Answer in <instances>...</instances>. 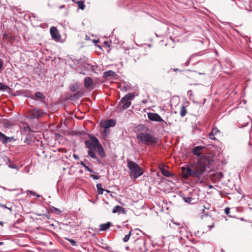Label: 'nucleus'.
<instances>
[{
	"instance_id": "nucleus-2",
	"label": "nucleus",
	"mask_w": 252,
	"mask_h": 252,
	"mask_svg": "<svg viewBox=\"0 0 252 252\" xmlns=\"http://www.w3.org/2000/svg\"><path fill=\"white\" fill-rule=\"evenodd\" d=\"M90 140H87L85 141V145L89 150L88 151V155L92 158L96 159L99 161L98 158L96 156L95 154L93 151V149H95L97 150L98 154L101 157H104L105 153L104 149L99 143L98 140L94 136H90Z\"/></svg>"
},
{
	"instance_id": "nucleus-41",
	"label": "nucleus",
	"mask_w": 252,
	"mask_h": 252,
	"mask_svg": "<svg viewBox=\"0 0 252 252\" xmlns=\"http://www.w3.org/2000/svg\"><path fill=\"white\" fill-rule=\"evenodd\" d=\"M214 227V224L213 223L211 225H208V228H209V230H211Z\"/></svg>"
},
{
	"instance_id": "nucleus-20",
	"label": "nucleus",
	"mask_w": 252,
	"mask_h": 252,
	"mask_svg": "<svg viewBox=\"0 0 252 252\" xmlns=\"http://www.w3.org/2000/svg\"><path fill=\"white\" fill-rule=\"evenodd\" d=\"M181 116L184 117L187 114V109L184 106H182L180 109V112Z\"/></svg>"
},
{
	"instance_id": "nucleus-33",
	"label": "nucleus",
	"mask_w": 252,
	"mask_h": 252,
	"mask_svg": "<svg viewBox=\"0 0 252 252\" xmlns=\"http://www.w3.org/2000/svg\"><path fill=\"white\" fill-rule=\"evenodd\" d=\"M194 55H192L190 56V57L186 61V63H185V66H187L189 65V63H190V60L192 58V57L194 56Z\"/></svg>"
},
{
	"instance_id": "nucleus-28",
	"label": "nucleus",
	"mask_w": 252,
	"mask_h": 252,
	"mask_svg": "<svg viewBox=\"0 0 252 252\" xmlns=\"http://www.w3.org/2000/svg\"><path fill=\"white\" fill-rule=\"evenodd\" d=\"M52 212L56 214H60L62 212L60 209L54 207L52 208Z\"/></svg>"
},
{
	"instance_id": "nucleus-23",
	"label": "nucleus",
	"mask_w": 252,
	"mask_h": 252,
	"mask_svg": "<svg viewBox=\"0 0 252 252\" xmlns=\"http://www.w3.org/2000/svg\"><path fill=\"white\" fill-rule=\"evenodd\" d=\"M182 198H183L184 201L185 202L188 203H191V201L192 200V198L189 196H182Z\"/></svg>"
},
{
	"instance_id": "nucleus-8",
	"label": "nucleus",
	"mask_w": 252,
	"mask_h": 252,
	"mask_svg": "<svg viewBox=\"0 0 252 252\" xmlns=\"http://www.w3.org/2000/svg\"><path fill=\"white\" fill-rule=\"evenodd\" d=\"M44 112L38 109L34 108L30 111V118L31 119H35L41 117L43 116Z\"/></svg>"
},
{
	"instance_id": "nucleus-31",
	"label": "nucleus",
	"mask_w": 252,
	"mask_h": 252,
	"mask_svg": "<svg viewBox=\"0 0 252 252\" xmlns=\"http://www.w3.org/2000/svg\"><path fill=\"white\" fill-rule=\"evenodd\" d=\"M8 166L10 168L17 169V170H19V166L16 164H9Z\"/></svg>"
},
{
	"instance_id": "nucleus-5",
	"label": "nucleus",
	"mask_w": 252,
	"mask_h": 252,
	"mask_svg": "<svg viewBox=\"0 0 252 252\" xmlns=\"http://www.w3.org/2000/svg\"><path fill=\"white\" fill-rule=\"evenodd\" d=\"M133 98L134 95L132 94L129 93L126 94L121 99L119 103V106L124 109H127L131 105V102L129 100Z\"/></svg>"
},
{
	"instance_id": "nucleus-13",
	"label": "nucleus",
	"mask_w": 252,
	"mask_h": 252,
	"mask_svg": "<svg viewBox=\"0 0 252 252\" xmlns=\"http://www.w3.org/2000/svg\"><path fill=\"white\" fill-rule=\"evenodd\" d=\"M30 97L33 100H37V99H40L41 100H43L45 98V96L43 94L39 92H36L35 93L34 96H31Z\"/></svg>"
},
{
	"instance_id": "nucleus-44",
	"label": "nucleus",
	"mask_w": 252,
	"mask_h": 252,
	"mask_svg": "<svg viewBox=\"0 0 252 252\" xmlns=\"http://www.w3.org/2000/svg\"><path fill=\"white\" fill-rule=\"evenodd\" d=\"M0 206L1 207H3V208H7L8 209L11 210V209L10 208H8L7 207H6L5 205H1Z\"/></svg>"
},
{
	"instance_id": "nucleus-11",
	"label": "nucleus",
	"mask_w": 252,
	"mask_h": 252,
	"mask_svg": "<svg viewBox=\"0 0 252 252\" xmlns=\"http://www.w3.org/2000/svg\"><path fill=\"white\" fill-rule=\"evenodd\" d=\"M12 140H13V137H7L0 131V141L3 144L10 142Z\"/></svg>"
},
{
	"instance_id": "nucleus-46",
	"label": "nucleus",
	"mask_w": 252,
	"mask_h": 252,
	"mask_svg": "<svg viewBox=\"0 0 252 252\" xmlns=\"http://www.w3.org/2000/svg\"><path fill=\"white\" fill-rule=\"evenodd\" d=\"M173 70L175 71H180L178 68H174L173 69Z\"/></svg>"
},
{
	"instance_id": "nucleus-24",
	"label": "nucleus",
	"mask_w": 252,
	"mask_h": 252,
	"mask_svg": "<svg viewBox=\"0 0 252 252\" xmlns=\"http://www.w3.org/2000/svg\"><path fill=\"white\" fill-rule=\"evenodd\" d=\"M161 173L164 176L167 177H169L171 175V174L170 173V172L164 169L161 170Z\"/></svg>"
},
{
	"instance_id": "nucleus-19",
	"label": "nucleus",
	"mask_w": 252,
	"mask_h": 252,
	"mask_svg": "<svg viewBox=\"0 0 252 252\" xmlns=\"http://www.w3.org/2000/svg\"><path fill=\"white\" fill-rule=\"evenodd\" d=\"M96 188L97 190L98 193L99 194H102L103 193L104 189L102 188V185L101 184H97L96 185Z\"/></svg>"
},
{
	"instance_id": "nucleus-52",
	"label": "nucleus",
	"mask_w": 252,
	"mask_h": 252,
	"mask_svg": "<svg viewBox=\"0 0 252 252\" xmlns=\"http://www.w3.org/2000/svg\"><path fill=\"white\" fill-rule=\"evenodd\" d=\"M212 187H212V186H209V188H212Z\"/></svg>"
},
{
	"instance_id": "nucleus-18",
	"label": "nucleus",
	"mask_w": 252,
	"mask_h": 252,
	"mask_svg": "<svg viewBox=\"0 0 252 252\" xmlns=\"http://www.w3.org/2000/svg\"><path fill=\"white\" fill-rule=\"evenodd\" d=\"M110 222H107L106 223L101 224L100 225V229L101 231H106L110 228L111 225Z\"/></svg>"
},
{
	"instance_id": "nucleus-53",
	"label": "nucleus",
	"mask_w": 252,
	"mask_h": 252,
	"mask_svg": "<svg viewBox=\"0 0 252 252\" xmlns=\"http://www.w3.org/2000/svg\"><path fill=\"white\" fill-rule=\"evenodd\" d=\"M27 140V139L26 138V140H25V142H26V140Z\"/></svg>"
},
{
	"instance_id": "nucleus-16",
	"label": "nucleus",
	"mask_w": 252,
	"mask_h": 252,
	"mask_svg": "<svg viewBox=\"0 0 252 252\" xmlns=\"http://www.w3.org/2000/svg\"><path fill=\"white\" fill-rule=\"evenodd\" d=\"M103 77L108 78L109 77H114L117 76L116 73L112 70H108L103 73Z\"/></svg>"
},
{
	"instance_id": "nucleus-50",
	"label": "nucleus",
	"mask_w": 252,
	"mask_h": 252,
	"mask_svg": "<svg viewBox=\"0 0 252 252\" xmlns=\"http://www.w3.org/2000/svg\"><path fill=\"white\" fill-rule=\"evenodd\" d=\"M4 244L3 242H0V245H3Z\"/></svg>"
},
{
	"instance_id": "nucleus-39",
	"label": "nucleus",
	"mask_w": 252,
	"mask_h": 252,
	"mask_svg": "<svg viewBox=\"0 0 252 252\" xmlns=\"http://www.w3.org/2000/svg\"><path fill=\"white\" fill-rule=\"evenodd\" d=\"M82 95V93H80V92H77L75 94H74V96L75 97H79L80 96H81V95Z\"/></svg>"
},
{
	"instance_id": "nucleus-42",
	"label": "nucleus",
	"mask_w": 252,
	"mask_h": 252,
	"mask_svg": "<svg viewBox=\"0 0 252 252\" xmlns=\"http://www.w3.org/2000/svg\"><path fill=\"white\" fill-rule=\"evenodd\" d=\"M73 157L75 159H79V157L77 155H75V154H74L73 155Z\"/></svg>"
},
{
	"instance_id": "nucleus-25",
	"label": "nucleus",
	"mask_w": 252,
	"mask_h": 252,
	"mask_svg": "<svg viewBox=\"0 0 252 252\" xmlns=\"http://www.w3.org/2000/svg\"><path fill=\"white\" fill-rule=\"evenodd\" d=\"M9 89V87L2 83H0V91H5Z\"/></svg>"
},
{
	"instance_id": "nucleus-6",
	"label": "nucleus",
	"mask_w": 252,
	"mask_h": 252,
	"mask_svg": "<svg viewBox=\"0 0 252 252\" xmlns=\"http://www.w3.org/2000/svg\"><path fill=\"white\" fill-rule=\"evenodd\" d=\"M147 115L150 120L157 122H162L164 126H167V123L158 114L150 112L148 113Z\"/></svg>"
},
{
	"instance_id": "nucleus-27",
	"label": "nucleus",
	"mask_w": 252,
	"mask_h": 252,
	"mask_svg": "<svg viewBox=\"0 0 252 252\" xmlns=\"http://www.w3.org/2000/svg\"><path fill=\"white\" fill-rule=\"evenodd\" d=\"M78 89V84L72 85L70 86V89L72 92L76 91Z\"/></svg>"
},
{
	"instance_id": "nucleus-47",
	"label": "nucleus",
	"mask_w": 252,
	"mask_h": 252,
	"mask_svg": "<svg viewBox=\"0 0 252 252\" xmlns=\"http://www.w3.org/2000/svg\"><path fill=\"white\" fill-rule=\"evenodd\" d=\"M3 223H3V221H0V225L2 226V225H3Z\"/></svg>"
},
{
	"instance_id": "nucleus-30",
	"label": "nucleus",
	"mask_w": 252,
	"mask_h": 252,
	"mask_svg": "<svg viewBox=\"0 0 252 252\" xmlns=\"http://www.w3.org/2000/svg\"><path fill=\"white\" fill-rule=\"evenodd\" d=\"M216 135L214 133H213V132H211L209 134V135H208V137L210 139H212V140H216L217 139L215 138V136Z\"/></svg>"
},
{
	"instance_id": "nucleus-14",
	"label": "nucleus",
	"mask_w": 252,
	"mask_h": 252,
	"mask_svg": "<svg viewBox=\"0 0 252 252\" xmlns=\"http://www.w3.org/2000/svg\"><path fill=\"white\" fill-rule=\"evenodd\" d=\"M204 147L201 146H196L192 150V153L197 156L200 157L201 155V151L203 149Z\"/></svg>"
},
{
	"instance_id": "nucleus-10",
	"label": "nucleus",
	"mask_w": 252,
	"mask_h": 252,
	"mask_svg": "<svg viewBox=\"0 0 252 252\" xmlns=\"http://www.w3.org/2000/svg\"><path fill=\"white\" fill-rule=\"evenodd\" d=\"M50 33L53 39L56 40H59L61 36L57 28L55 27H52L50 29Z\"/></svg>"
},
{
	"instance_id": "nucleus-35",
	"label": "nucleus",
	"mask_w": 252,
	"mask_h": 252,
	"mask_svg": "<svg viewBox=\"0 0 252 252\" xmlns=\"http://www.w3.org/2000/svg\"><path fill=\"white\" fill-rule=\"evenodd\" d=\"M109 132V130L108 129L104 128L103 131V136H106L107 134Z\"/></svg>"
},
{
	"instance_id": "nucleus-45",
	"label": "nucleus",
	"mask_w": 252,
	"mask_h": 252,
	"mask_svg": "<svg viewBox=\"0 0 252 252\" xmlns=\"http://www.w3.org/2000/svg\"><path fill=\"white\" fill-rule=\"evenodd\" d=\"M80 164L82 165L83 167H85L86 165L85 164V163L83 161H81Z\"/></svg>"
},
{
	"instance_id": "nucleus-32",
	"label": "nucleus",
	"mask_w": 252,
	"mask_h": 252,
	"mask_svg": "<svg viewBox=\"0 0 252 252\" xmlns=\"http://www.w3.org/2000/svg\"><path fill=\"white\" fill-rule=\"evenodd\" d=\"M211 132H213V133L215 134V135H217L218 133L220 132V130L218 129L217 127H215L213 128Z\"/></svg>"
},
{
	"instance_id": "nucleus-22",
	"label": "nucleus",
	"mask_w": 252,
	"mask_h": 252,
	"mask_svg": "<svg viewBox=\"0 0 252 252\" xmlns=\"http://www.w3.org/2000/svg\"><path fill=\"white\" fill-rule=\"evenodd\" d=\"M79 8L84 10L85 7V5L83 0L78 1L77 2Z\"/></svg>"
},
{
	"instance_id": "nucleus-36",
	"label": "nucleus",
	"mask_w": 252,
	"mask_h": 252,
	"mask_svg": "<svg viewBox=\"0 0 252 252\" xmlns=\"http://www.w3.org/2000/svg\"><path fill=\"white\" fill-rule=\"evenodd\" d=\"M23 130L25 131H28L30 132L31 131V128H30V127L28 126H24L23 128Z\"/></svg>"
},
{
	"instance_id": "nucleus-37",
	"label": "nucleus",
	"mask_w": 252,
	"mask_h": 252,
	"mask_svg": "<svg viewBox=\"0 0 252 252\" xmlns=\"http://www.w3.org/2000/svg\"><path fill=\"white\" fill-rule=\"evenodd\" d=\"M224 212L226 215H228L230 213V208L226 207L224 209Z\"/></svg>"
},
{
	"instance_id": "nucleus-9",
	"label": "nucleus",
	"mask_w": 252,
	"mask_h": 252,
	"mask_svg": "<svg viewBox=\"0 0 252 252\" xmlns=\"http://www.w3.org/2000/svg\"><path fill=\"white\" fill-rule=\"evenodd\" d=\"M115 125V121L113 119L101 121L100 123V126L105 129H108L110 127L114 126Z\"/></svg>"
},
{
	"instance_id": "nucleus-40",
	"label": "nucleus",
	"mask_w": 252,
	"mask_h": 252,
	"mask_svg": "<svg viewBox=\"0 0 252 252\" xmlns=\"http://www.w3.org/2000/svg\"><path fill=\"white\" fill-rule=\"evenodd\" d=\"M84 168H85L86 170H87V171H88L89 172L92 173V172H93V171L90 169L88 166L86 165Z\"/></svg>"
},
{
	"instance_id": "nucleus-34",
	"label": "nucleus",
	"mask_w": 252,
	"mask_h": 252,
	"mask_svg": "<svg viewBox=\"0 0 252 252\" xmlns=\"http://www.w3.org/2000/svg\"><path fill=\"white\" fill-rule=\"evenodd\" d=\"M3 66V61H2V59H0V73L1 72V71L2 70Z\"/></svg>"
},
{
	"instance_id": "nucleus-12",
	"label": "nucleus",
	"mask_w": 252,
	"mask_h": 252,
	"mask_svg": "<svg viewBox=\"0 0 252 252\" xmlns=\"http://www.w3.org/2000/svg\"><path fill=\"white\" fill-rule=\"evenodd\" d=\"M112 212L114 214L118 213L119 214L122 213L123 214H126V211L125 209L119 205H117L113 208Z\"/></svg>"
},
{
	"instance_id": "nucleus-49",
	"label": "nucleus",
	"mask_w": 252,
	"mask_h": 252,
	"mask_svg": "<svg viewBox=\"0 0 252 252\" xmlns=\"http://www.w3.org/2000/svg\"><path fill=\"white\" fill-rule=\"evenodd\" d=\"M35 195L37 197H41V196L40 195L36 194V193H35Z\"/></svg>"
},
{
	"instance_id": "nucleus-4",
	"label": "nucleus",
	"mask_w": 252,
	"mask_h": 252,
	"mask_svg": "<svg viewBox=\"0 0 252 252\" xmlns=\"http://www.w3.org/2000/svg\"><path fill=\"white\" fill-rule=\"evenodd\" d=\"M127 167L129 170L130 176L134 180L143 174V170L138 164L129 160H127Z\"/></svg>"
},
{
	"instance_id": "nucleus-7",
	"label": "nucleus",
	"mask_w": 252,
	"mask_h": 252,
	"mask_svg": "<svg viewBox=\"0 0 252 252\" xmlns=\"http://www.w3.org/2000/svg\"><path fill=\"white\" fill-rule=\"evenodd\" d=\"M183 178L187 179L189 177H193V173L191 165L181 167Z\"/></svg>"
},
{
	"instance_id": "nucleus-3",
	"label": "nucleus",
	"mask_w": 252,
	"mask_h": 252,
	"mask_svg": "<svg viewBox=\"0 0 252 252\" xmlns=\"http://www.w3.org/2000/svg\"><path fill=\"white\" fill-rule=\"evenodd\" d=\"M137 138L147 146H154L158 142L157 137L148 133L140 132L137 135Z\"/></svg>"
},
{
	"instance_id": "nucleus-51",
	"label": "nucleus",
	"mask_w": 252,
	"mask_h": 252,
	"mask_svg": "<svg viewBox=\"0 0 252 252\" xmlns=\"http://www.w3.org/2000/svg\"><path fill=\"white\" fill-rule=\"evenodd\" d=\"M104 191H106V192H110V191H109V190H106V189H104Z\"/></svg>"
},
{
	"instance_id": "nucleus-26",
	"label": "nucleus",
	"mask_w": 252,
	"mask_h": 252,
	"mask_svg": "<svg viewBox=\"0 0 252 252\" xmlns=\"http://www.w3.org/2000/svg\"><path fill=\"white\" fill-rule=\"evenodd\" d=\"M131 230H130L129 231V232L128 234L125 235V236L123 238V240L124 242H126L127 241H128L129 240L130 235H131Z\"/></svg>"
},
{
	"instance_id": "nucleus-21",
	"label": "nucleus",
	"mask_w": 252,
	"mask_h": 252,
	"mask_svg": "<svg viewBox=\"0 0 252 252\" xmlns=\"http://www.w3.org/2000/svg\"><path fill=\"white\" fill-rule=\"evenodd\" d=\"M2 159L5 164L8 165L11 162L10 159L6 156L2 157Z\"/></svg>"
},
{
	"instance_id": "nucleus-43",
	"label": "nucleus",
	"mask_w": 252,
	"mask_h": 252,
	"mask_svg": "<svg viewBox=\"0 0 252 252\" xmlns=\"http://www.w3.org/2000/svg\"><path fill=\"white\" fill-rule=\"evenodd\" d=\"M28 193L30 194L35 195V193L33 191L29 190L28 191Z\"/></svg>"
},
{
	"instance_id": "nucleus-1",
	"label": "nucleus",
	"mask_w": 252,
	"mask_h": 252,
	"mask_svg": "<svg viewBox=\"0 0 252 252\" xmlns=\"http://www.w3.org/2000/svg\"><path fill=\"white\" fill-rule=\"evenodd\" d=\"M213 162L208 157H201L194 164L191 165L193 177L200 180L207 168H209Z\"/></svg>"
},
{
	"instance_id": "nucleus-15",
	"label": "nucleus",
	"mask_w": 252,
	"mask_h": 252,
	"mask_svg": "<svg viewBox=\"0 0 252 252\" xmlns=\"http://www.w3.org/2000/svg\"><path fill=\"white\" fill-rule=\"evenodd\" d=\"M93 82L92 79L90 77H86L84 80V86L87 88L89 89L92 85Z\"/></svg>"
},
{
	"instance_id": "nucleus-38",
	"label": "nucleus",
	"mask_w": 252,
	"mask_h": 252,
	"mask_svg": "<svg viewBox=\"0 0 252 252\" xmlns=\"http://www.w3.org/2000/svg\"><path fill=\"white\" fill-rule=\"evenodd\" d=\"M90 177H92L93 179H94V180H97V179H99V177L98 176H97L96 175H93V174L91 175Z\"/></svg>"
},
{
	"instance_id": "nucleus-48",
	"label": "nucleus",
	"mask_w": 252,
	"mask_h": 252,
	"mask_svg": "<svg viewBox=\"0 0 252 252\" xmlns=\"http://www.w3.org/2000/svg\"><path fill=\"white\" fill-rule=\"evenodd\" d=\"M63 7H64V5H61V6L60 7V8L62 9V8H63Z\"/></svg>"
},
{
	"instance_id": "nucleus-29",
	"label": "nucleus",
	"mask_w": 252,
	"mask_h": 252,
	"mask_svg": "<svg viewBox=\"0 0 252 252\" xmlns=\"http://www.w3.org/2000/svg\"><path fill=\"white\" fill-rule=\"evenodd\" d=\"M66 239L70 242V244L72 246H76V244H77L75 240H74L73 239H69V238H66Z\"/></svg>"
},
{
	"instance_id": "nucleus-17",
	"label": "nucleus",
	"mask_w": 252,
	"mask_h": 252,
	"mask_svg": "<svg viewBox=\"0 0 252 252\" xmlns=\"http://www.w3.org/2000/svg\"><path fill=\"white\" fill-rule=\"evenodd\" d=\"M210 205L208 204L207 206H203L201 207V210L202 211V216H207L209 214V212L207 211L209 209Z\"/></svg>"
}]
</instances>
